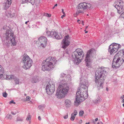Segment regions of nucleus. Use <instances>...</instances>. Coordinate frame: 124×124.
I'll list each match as a JSON object with an SVG mask.
<instances>
[{"label":"nucleus","instance_id":"f257e3e1","mask_svg":"<svg viewBox=\"0 0 124 124\" xmlns=\"http://www.w3.org/2000/svg\"><path fill=\"white\" fill-rule=\"evenodd\" d=\"M88 88L85 85L82 84L79 91L77 92L76 95V100L74 101V105L78 106L81 102L84 100L88 97Z\"/></svg>","mask_w":124,"mask_h":124},{"label":"nucleus","instance_id":"f03ea898","mask_svg":"<svg viewBox=\"0 0 124 124\" xmlns=\"http://www.w3.org/2000/svg\"><path fill=\"white\" fill-rule=\"evenodd\" d=\"M99 68L98 70L96 71L95 73V85L97 86V87L98 90L103 88V84L105 78V77L104 76L106 71L104 68Z\"/></svg>","mask_w":124,"mask_h":124},{"label":"nucleus","instance_id":"7ed1b4c3","mask_svg":"<svg viewBox=\"0 0 124 124\" xmlns=\"http://www.w3.org/2000/svg\"><path fill=\"white\" fill-rule=\"evenodd\" d=\"M69 90V87L66 84L65 81L63 80L60 82L56 91L55 95L59 99L64 98L67 94Z\"/></svg>","mask_w":124,"mask_h":124},{"label":"nucleus","instance_id":"20e7f679","mask_svg":"<svg viewBox=\"0 0 124 124\" xmlns=\"http://www.w3.org/2000/svg\"><path fill=\"white\" fill-rule=\"evenodd\" d=\"M124 62V50H120L114 56L112 64L113 68H117Z\"/></svg>","mask_w":124,"mask_h":124},{"label":"nucleus","instance_id":"39448f33","mask_svg":"<svg viewBox=\"0 0 124 124\" xmlns=\"http://www.w3.org/2000/svg\"><path fill=\"white\" fill-rule=\"evenodd\" d=\"M56 60L54 57H49L43 61L42 63V70L43 71L50 70L53 68Z\"/></svg>","mask_w":124,"mask_h":124},{"label":"nucleus","instance_id":"423d86ee","mask_svg":"<svg viewBox=\"0 0 124 124\" xmlns=\"http://www.w3.org/2000/svg\"><path fill=\"white\" fill-rule=\"evenodd\" d=\"M84 53L81 49H77L72 54V58L77 62L76 63H79L83 59Z\"/></svg>","mask_w":124,"mask_h":124},{"label":"nucleus","instance_id":"0eeeda50","mask_svg":"<svg viewBox=\"0 0 124 124\" xmlns=\"http://www.w3.org/2000/svg\"><path fill=\"white\" fill-rule=\"evenodd\" d=\"M6 40L8 41V43H11L13 46H16L17 44V42L15 41V36L14 35L13 32L11 30H7L5 34Z\"/></svg>","mask_w":124,"mask_h":124},{"label":"nucleus","instance_id":"6e6552de","mask_svg":"<svg viewBox=\"0 0 124 124\" xmlns=\"http://www.w3.org/2000/svg\"><path fill=\"white\" fill-rule=\"evenodd\" d=\"M22 62L24 63L23 68L24 69H29L32 65V60L26 54H24L23 56Z\"/></svg>","mask_w":124,"mask_h":124},{"label":"nucleus","instance_id":"1a4fd4ad","mask_svg":"<svg viewBox=\"0 0 124 124\" xmlns=\"http://www.w3.org/2000/svg\"><path fill=\"white\" fill-rule=\"evenodd\" d=\"M96 53V51L94 49H91L88 51L86 54L85 60L86 62V66L87 67L90 66L91 59Z\"/></svg>","mask_w":124,"mask_h":124},{"label":"nucleus","instance_id":"9d476101","mask_svg":"<svg viewBox=\"0 0 124 124\" xmlns=\"http://www.w3.org/2000/svg\"><path fill=\"white\" fill-rule=\"evenodd\" d=\"M114 5L119 14L121 13L124 10V2L122 1L119 0L116 1Z\"/></svg>","mask_w":124,"mask_h":124},{"label":"nucleus","instance_id":"9b49d317","mask_svg":"<svg viewBox=\"0 0 124 124\" xmlns=\"http://www.w3.org/2000/svg\"><path fill=\"white\" fill-rule=\"evenodd\" d=\"M55 87L54 84L51 82L48 83L46 86V90L47 93L51 95L55 91Z\"/></svg>","mask_w":124,"mask_h":124},{"label":"nucleus","instance_id":"f8f14e48","mask_svg":"<svg viewBox=\"0 0 124 124\" xmlns=\"http://www.w3.org/2000/svg\"><path fill=\"white\" fill-rule=\"evenodd\" d=\"M120 47H121V45H120L114 43L109 46L108 51L111 54L115 53L117 51L118 49Z\"/></svg>","mask_w":124,"mask_h":124},{"label":"nucleus","instance_id":"ddd939ff","mask_svg":"<svg viewBox=\"0 0 124 124\" xmlns=\"http://www.w3.org/2000/svg\"><path fill=\"white\" fill-rule=\"evenodd\" d=\"M46 33L48 36L53 37L57 39H61L62 38V36L60 33H56L54 30L51 31H47L46 32Z\"/></svg>","mask_w":124,"mask_h":124},{"label":"nucleus","instance_id":"4468645a","mask_svg":"<svg viewBox=\"0 0 124 124\" xmlns=\"http://www.w3.org/2000/svg\"><path fill=\"white\" fill-rule=\"evenodd\" d=\"M70 38L68 35H67L64 37L62 41V48H65L69 45L70 43Z\"/></svg>","mask_w":124,"mask_h":124},{"label":"nucleus","instance_id":"2eb2a0df","mask_svg":"<svg viewBox=\"0 0 124 124\" xmlns=\"http://www.w3.org/2000/svg\"><path fill=\"white\" fill-rule=\"evenodd\" d=\"M91 5L89 3L85 2L79 4L78 6V8L85 9L89 8L91 7Z\"/></svg>","mask_w":124,"mask_h":124},{"label":"nucleus","instance_id":"dca6fc26","mask_svg":"<svg viewBox=\"0 0 124 124\" xmlns=\"http://www.w3.org/2000/svg\"><path fill=\"white\" fill-rule=\"evenodd\" d=\"M6 1L3 4V6L4 9H7L10 6L12 3V0H6Z\"/></svg>","mask_w":124,"mask_h":124},{"label":"nucleus","instance_id":"f3484780","mask_svg":"<svg viewBox=\"0 0 124 124\" xmlns=\"http://www.w3.org/2000/svg\"><path fill=\"white\" fill-rule=\"evenodd\" d=\"M38 40L41 43H43L45 46H46L47 41L46 38L44 36H41L38 38Z\"/></svg>","mask_w":124,"mask_h":124},{"label":"nucleus","instance_id":"a211bd4d","mask_svg":"<svg viewBox=\"0 0 124 124\" xmlns=\"http://www.w3.org/2000/svg\"><path fill=\"white\" fill-rule=\"evenodd\" d=\"M14 77H15V76L13 75H4L3 74V79H4L7 80H12L13 79Z\"/></svg>","mask_w":124,"mask_h":124},{"label":"nucleus","instance_id":"6ab92c4d","mask_svg":"<svg viewBox=\"0 0 124 124\" xmlns=\"http://www.w3.org/2000/svg\"><path fill=\"white\" fill-rule=\"evenodd\" d=\"M77 112L76 110H74V112L72 113L71 114L70 120L72 121H73L75 117L76 116L77 114Z\"/></svg>","mask_w":124,"mask_h":124},{"label":"nucleus","instance_id":"aec40b11","mask_svg":"<svg viewBox=\"0 0 124 124\" xmlns=\"http://www.w3.org/2000/svg\"><path fill=\"white\" fill-rule=\"evenodd\" d=\"M71 102L68 99H66L65 101V104L67 107H69L71 105Z\"/></svg>","mask_w":124,"mask_h":124},{"label":"nucleus","instance_id":"412c9836","mask_svg":"<svg viewBox=\"0 0 124 124\" xmlns=\"http://www.w3.org/2000/svg\"><path fill=\"white\" fill-rule=\"evenodd\" d=\"M6 15L8 16L11 17H13L15 16V14L14 13H11V11H6Z\"/></svg>","mask_w":124,"mask_h":124},{"label":"nucleus","instance_id":"4be33fe9","mask_svg":"<svg viewBox=\"0 0 124 124\" xmlns=\"http://www.w3.org/2000/svg\"><path fill=\"white\" fill-rule=\"evenodd\" d=\"M22 2L23 3L27 2H30L33 5L35 3V0H22Z\"/></svg>","mask_w":124,"mask_h":124},{"label":"nucleus","instance_id":"5701e85b","mask_svg":"<svg viewBox=\"0 0 124 124\" xmlns=\"http://www.w3.org/2000/svg\"><path fill=\"white\" fill-rule=\"evenodd\" d=\"M0 67L1 68V70L2 69V70H3V72H1L0 70V78L2 79H3V74L4 72V68L2 67V66L0 65Z\"/></svg>","mask_w":124,"mask_h":124},{"label":"nucleus","instance_id":"b1692460","mask_svg":"<svg viewBox=\"0 0 124 124\" xmlns=\"http://www.w3.org/2000/svg\"><path fill=\"white\" fill-rule=\"evenodd\" d=\"M39 81L38 77H34L32 78L31 82L32 83H36Z\"/></svg>","mask_w":124,"mask_h":124},{"label":"nucleus","instance_id":"393cba45","mask_svg":"<svg viewBox=\"0 0 124 124\" xmlns=\"http://www.w3.org/2000/svg\"><path fill=\"white\" fill-rule=\"evenodd\" d=\"M101 99L100 97H98L97 99H96L94 100L93 101V102L95 104H97L100 102L101 101Z\"/></svg>","mask_w":124,"mask_h":124},{"label":"nucleus","instance_id":"a878e982","mask_svg":"<svg viewBox=\"0 0 124 124\" xmlns=\"http://www.w3.org/2000/svg\"><path fill=\"white\" fill-rule=\"evenodd\" d=\"M14 78H13V79L14 80L16 84H18L19 82V79L15 76V77H14Z\"/></svg>","mask_w":124,"mask_h":124},{"label":"nucleus","instance_id":"bb28decb","mask_svg":"<svg viewBox=\"0 0 124 124\" xmlns=\"http://www.w3.org/2000/svg\"><path fill=\"white\" fill-rule=\"evenodd\" d=\"M78 8V9L76 13V15H77L79 13H82L83 11L82 10H80Z\"/></svg>","mask_w":124,"mask_h":124},{"label":"nucleus","instance_id":"cd10ccee","mask_svg":"<svg viewBox=\"0 0 124 124\" xmlns=\"http://www.w3.org/2000/svg\"><path fill=\"white\" fill-rule=\"evenodd\" d=\"M23 119L20 117H18L17 118L16 121H22Z\"/></svg>","mask_w":124,"mask_h":124},{"label":"nucleus","instance_id":"c85d7f7f","mask_svg":"<svg viewBox=\"0 0 124 124\" xmlns=\"http://www.w3.org/2000/svg\"><path fill=\"white\" fill-rule=\"evenodd\" d=\"M84 113V111H81L79 113V116H82L83 114Z\"/></svg>","mask_w":124,"mask_h":124},{"label":"nucleus","instance_id":"c756f323","mask_svg":"<svg viewBox=\"0 0 124 124\" xmlns=\"http://www.w3.org/2000/svg\"><path fill=\"white\" fill-rule=\"evenodd\" d=\"M31 116L30 115H29L27 116L26 118V120H30L31 119Z\"/></svg>","mask_w":124,"mask_h":124},{"label":"nucleus","instance_id":"7c9ffc66","mask_svg":"<svg viewBox=\"0 0 124 124\" xmlns=\"http://www.w3.org/2000/svg\"><path fill=\"white\" fill-rule=\"evenodd\" d=\"M7 117L8 119H12V116L10 115H7Z\"/></svg>","mask_w":124,"mask_h":124},{"label":"nucleus","instance_id":"2f4dec72","mask_svg":"<svg viewBox=\"0 0 124 124\" xmlns=\"http://www.w3.org/2000/svg\"><path fill=\"white\" fill-rule=\"evenodd\" d=\"M7 94L6 93H3V97H6L7 96Z\"/></svg>","mask_w":124,"mask_h":124},{"label":"nucleus","instance_id":"473e14b6","mask_svg":"<svg viewBox=\"0 0 124 124\" xmlns=\"http://www.w3.org/2000/svg\"><path fill=\"white\" fill-rule=\"evenodd\" d=\"M38 108L42 110L43 109V106L42 105L39 106L38 107Z\"/></svg>","mask_w":124,"mask_h":124},{"label":"nucleus","instance_id":"72a5a7b5","mask_svg":"<svg viewBox=\"0 0 124 124\" xmlns=\"http://www.w3.org/2000/svg\"><path fill=\"white\" fill-rule=\"evenodd\" d=\"M66 74L63 73H62L60 75V77L61 78L63 77Z\"/></svg>","mask_w":124,"mask_h":124},{"label":"nucleus","instance_id":"f704fd0d","mask_svg":"<svg viewBox=\"0 0 124 124\" xmlns=\"http://www.w3.org/2000/svg\"><path fill=\"white\" fill-rule=\"evenodd\" d=\"M45 16H46L48 17H50L51 16V14H48L47 13H46L45 14Z\"/></svg>","mask_w":124,"mask_h":124},{"label":"nucleus","instance_id":"c9c22d12","mask_svg":"<svg viewBox=\"0 0 124 124\" xmlns=\"http://www.w3.org/2000/svg\"><path fill=\"white\" fill-rule=\"evenodd\" d=\"M12 103L14 104H16V103L14 102V101L13 100H12L11 101H10L9 102V103L10 104H11Z\"/></svg>","mask_w":124,"mask_h":124},{"label":"nucleus","instance_id":"e433bc0d","mask_svg":"<svg viewBox=\"0 0 124 124\" xmlns=\"http://www.w3.org/2000/svg\"><path fill=\"white\" fill-rule=\"evenodd\" d=\"M31 99V97L29 96H27L26 97V99L28 101L30 100Z\"/></svg>","mask_w":124,"mask_h":124},{"label":"nucleus","instance_id":"4c0bfd02","mask_svg":"<svg viewBox=\"0 0 124 124\" xmlns=\"http://www.w3.org/2000/svg\"><path fill=\"white\" fill-rule=\"evenodd\" d=\"M41 46L43 48H44L45 46H46L45 45V44L43 43H41Z\"/></svg>","mask_w":124,"mask_h":124},{"label":"nucleus","instance_id":"58836bf2","mask_svg":"<svg viewBox=\"0 0 124 124\" xmlns=\"http://www.w3.org/2000/svg\"><path fill=\"white\" fill-rule=\"evenodd\" d=\"M121 17H122L124 19V12L121 14Z\"/></svg>","mask_w":124,"mask_h":124},{"label":"nucleus","instance_id":"ea45409f","mask_svg":"<svg viewBox=\"0 0 124 124\" xmlns=\"http://www.w3.org/2000/svg\"><path fill=\"white\" fill-rule=\"evenodd\" d=\"M68 115L67 114L66 115L64 116V119H66L68 118Z\"/></svg>","mask_w":124,"mask_h":124},{"label":"nucleus","instance_id":"a19ab883","mask_svg":"<svg viewBox=\"0 0 124 124\" xmlns=\"http://www.w3.org/2000/svg\"><path fill=\"white\" fill-rule=\"evenodd\" d=\"M110 15L111 16H113L114 15V14L113 13L111 12Z\"/></svg>","mask_w":124,"mask_h":124},{"label":"nucleus","instance_id":"79ce46f5","mask_svg":"<svg viewBox=\"0 0 124 124\" xmlns=\"http://www.w3.org/2000/svg\"><path fill=\"white\" fill-rule=\"evenodd\" d=\"M124 98V95H123L120 97V98L121 99H122Z\"/></svg>","mask_w":124,"mask_h":124},{"label":"nucleus","instance_id":"37998d69","mask_svg":"<svg viewBox=\"0 0 124 124\" xmlns=\"http://www.w3.org/2000/svg\"><path fill=\"white\" fill-rule=\"evenodd\" d=\"M62 11L63 13L64 14V15L65 14V12H64V9H62Z\"/></svg>","mask_w":124,"mask_h":124},{"label":"nucleus","instance_id":"c03bdc74","mask_svg":"<svg viewBox=\"0 0 124 124\" xmlns=\"http://www.w3.org/2000/svg\"><path fill=\"white\" fill-rule=\"evenodd\" d=\"M38 119L39 120H41V118L40 116H39L38 117Z\"/></svg>","mask_w":124,"mask_h":124},{"label":"nucleus","instance_id":"a18cd8bd","mask_svg":"<svg viewBox=\"0 0 124 124\" xmlns=\"http://www.w3.org/2000/svg\"><path fill=\"white\" fill-rule=\"evenodd\" d=\"M122 103H124V99H123L122 101Z\"/></svg>","mask_w":124,"mask_h":124},{"label":"nucleus","instance_id":"49530a36","mask_svg":"<svg viewBox=\"0 0 124 124\" xmlns=\"http://www.w3.org/2000/svg\"><path fill=\"white\" fill-rule=\"evenodd\" d=\"M82 24L83 25H84V22L83 21H82Z\"/></svg>","mask_w":124,"mask_h":124},{"label":"nucleus","instance_id":"de8ad7c7","mask_svg":"<svg viewBox=\"0 0 124 124\" xmlns=\"http://www.w3.org/2000/svg\"><path fill=\"white\" fill-rule=\"evenodd\" d=\"M65 16V15H62V16H61V18H63V17H64V16Z\"/></svg>","mask_w":124,"mask_h":124},{"label":"nucleus","instance_id":"09e8293b","mask_svg":"<svg viewBox=\"0 0 124 124\" xmlns=\"http://www.w3.org/2000/svg\"><path fill=\"white\" fill-rule=\"evenodd\" d=\"M11 114H13V115H14L15 114V113H14V112H11Z\"/></svg>","mask_w":124,"mask_h":124},{"label":"nucleus","instance_id":"8fccbe9b","mask_svg":"<svg viewBox=\"0 0 124 124\" xmlns=\"http://www.w3.org/2000/svg\"><path fill=\"white\" fill-rule=\"evenodd\" d=\"M98 118H96L95 119V120L96 121L98 120Z\"/></svg>","mask_w":124,"mask_h":124},{"label":"nucleus","instance_id":"3c124183","mask_svg":"<svg viewBox=\"0 0 124 124\" xmlns=\"http://www.w3.org/2000/svg\"><path fill=\"white\" fill-rule=\"evenodd\" d=\"M1 67H0V71L1 72L2 71V72H3V70H2V69L1 70Z\"/></svg>","mask_w":124,"mask_h":124},{"label":"nucleus","instance_id":"603ef678","mask_svg":"<svg viewBox=\"0 0 124 124\" xmlns=\"http://www.w3.org/2000/svg\"><path fill=\"white\" fill-rule=\"evenodd\" d=\"M82 122V121L81 120L79 121L80 123L81 124Z\"/></svg>","mask_w":124,"mask_h":124},{"label":"nucleus","instance_id":"864d4df0","mask_svg":"<svg viewBox=\"0 0 124 124\" xmlns=\"http://www.w3.org/2000/svg\"><path fill=\"white\" fill-rule=\"evenodd\" d=\"M29 22V21H27L26 22H25V24H27V22Z\"/></svg>","mask_w":124,"mask_h":124},{"label":"nucleus","instance_id":"5fc2aeb1","mask_svg":"<svg viewBox=\"0 0 124 124\" xmlns=\"http://www.w3.org/2000/svg\"><path fill=\"white\" fill-rule=\"evenodd\" d=\"M57 4H56L55 5H54V6L55 7V6H57Z\"/></svg>","mask_w":124,"mask_h":124},{"label":"nucleus","instance_id":"6e6d98bb","mask_svg":"<svg viewBox=\"0 0 124 124\" xmlns=\"http://www.w3.org/2000/svg\"><path fill=\"white\" fill-rule=\"evenodd\" d=\"M90 124V123L89 122H88V123H86L85 124Z\"/></svg>","mask_w":124,"mask_h":124},{"label":"nucleus","instance_id":"4d7b16f0","mask_svg":"<svg viewBox=\"0 0 124 124\" xmlns=\"http://www.w3.org/2000/svg\"><path fill=\"white\" fill-rule=\"evenodd\" d=\"M80 20H77V21L78 22L79 21H80Z\"/></svg>","mask_w":124,"mask_h":124},{"label":"nucleus","instance_id":"13d9d810","mask_svg":"<svg viewBox=\"0 0 124 124\" xmlns=\"http://www.w3.org/2000/svg\"><path fill=\"white\" fill-rule=\"evenodd\" d=\"M87 32H88V31H85V33H87Z\"/></svg>","mask_w":124,"mask_h":124},{"label":"nucleus","instance_id":"bf43d9fd","mask_svg":"<svg viewBox=\"0 0 124 124\" xmlns=\"http://www.w3.org/2000/svg\"><path fill=\"white\" fill-rule=\"evenodd\" d=\"M88 26H86V28H85V29H86L87 28H88Z\"/></svg>","mask_w":124,"mask_h":124},{"label":"nucleus","instance_id":"052dcab7","mask_svg":"<svg viewBox=\"0 0 124 124\" xmlns=\"http://www.w3.org/2000/svg\"><path fill=\"white\" fill-rule=\"evenodd\" d=\"M55 7L54 6V7L52 8H53V9H54V8H55Z\"/></svg>","mask_w":124,"mask_h":124},{"label":"nucleus","instance_id":"680f3d73","mask_svg":"<svg viewBox=\"0 0 124 124\" xmlns=\"http://www.w3.org/2000/svg\"><path fill=\"white\" fill-rule=\"evenodd\" d=\"M106 90H107V91H108V88H106Z\"/></svg>","mask_w":124,"mask_h":124},{"label":"nucleus","instance_id":"e2e57ef3","mask_svg":"<svg viewBox=\"0 0 124 124\" xmlns=\"http://www.w3.org/2000/svg\"><path fill=\"white\" fill-rule=\"evenodd\" d=\"M123 107H124V104H123Z\"/></svg>","mask_w":124,"mask_h":124},{"label":"nucleus","instance_id":"0e129e2a","mask_svg":"<svg viewBox=\"0 0 124 124\" xmlns=\"http://www.w3.org/2000/svg\"><path fill=\"white\" fill-rule=\"evenodd\" d=\"M86 29H85V30H84V31H85H85H86Z\"/></svg>","mask_w":124,"mask_h":124},{"label":"nucleus","instance_id":"69168bd1","mask_svg":"<svg viewBox=\"0 0 124 124\" xmlns=\"http://www.w3.org/2000/svg\"><path fill=\"white\" fill-rule=\"evenodd\" d=\"M88 15H89L88 14H87V16H88Z\"/></svg>","mask_w":124,"mask_h":124},{"label":"nucleus","instance_id":"338daca9","mask_svg":"<svg viewBox=\"0 0 124 124\" xmlns=\"http://www.w3.org/2000/svg\"><path fill=\"white\" fill-rule=\"evenodd\" d=\"M1 111V109H0V111Z\"/></svg>","mask_w":124,"mask_h":124},{"label":"nucleus","instance_id":"774afa93","mask_svg":"<svg viewBox=\"0 0 124 124\" xmlns=\"http://www.w3.org/2000/svg\"><path fill=\"white\" fill-rule=\"evenodd\" d=\"M123 124H124V123Z\"/></svg>","mask_w":124,"mask_h":124}]
</instances>
